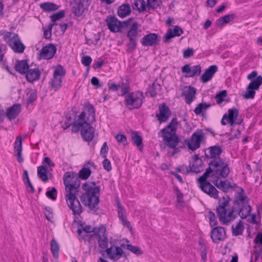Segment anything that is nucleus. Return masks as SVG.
Here are the masks:
<instances>
[{
  "instance_id": "6e6d98bb",
  "label": "nucleus",
  "mask_w": 262,
  "mask_h": 262,
  "mask_svg": "<svg viewBox=\"0 0 262 262\" xmlns=\"http://www.w3.org/2000/svg\"><path fill=\"white\" fill-rule=\"evenodd\" d=\"M137 42V39H129V41L127 45V46L128 47V49H127L128 52H132L136 49Z\"/></svg>"
},
{
  "instance_id": "a19ab883",
  "label": "nucleus",
  "mask_w": 262,
  "mask_h": 262,
  "mask_svg": "<svg viewBox=\"0 0 262 262\" xmlns=\"http://www.w3.org/2000/svg\"><path fill=\"white\" fill-rule=\"evenodd\" d=\"M231 228L233 235L237 236L241 235L244 229V226L243 222L241 220L239 221L235 226L232 225Z\"/></svg>"
},
{
  "instance_id": "c03bdc74",
  "label": "nucleus",
  "mask_w": 262,
  "mask_h": 262,
  "mask_svg": "<svg viewBox=\"0 0 262 262\" xmlns=\"http://www.w3.org/2000/svg\"><path fill=\"white\" fill-rule=\"evenodd\" d=\"M27 96L28 99L26 103L28 106L36 100L37 98V91L35 90H30L27 94Z\"/></svg>"
},
{
  "instance_id": "bf43d9fd",
  "label": "nucleus",
  "mask_w": 262,
  "mask_h": 262,
  "mask_svg": "<svg viewBox=\"0 0 262 262\" xmlns=\"http://www.w3.org/2000/svg\"><path fill=\"white\" fill-rule=\"evenodd\" d=\"M226 91L224 90L218 93L216 96L215 98L216 99L217 103H221L224 100V98L226 96Z\"/></svg>"
},
{
  "instance_id": "72a5a7b5",
  "label": "nucleus",
  "mask_w": 262,
  "mask_h": 262,
  "mask_svg": "<svg viewBox=\"0 0 262 262\" xmlns=\"http://www.w3.org/2000/svg\"><path fill=\"white\" fill-rule=\"evenodd\" d=\"M235 15L234 14H228L221 17L216 20L215 23L216 25L220 28H222L225 24L232 21Z\"/></svg>"
},
{
  "instance_id": "f03ea898",
  "label": "nucleus",
  "mask_w": 262,
  "mask_h": 262,
  "mask_svg": "<svg viewBox=\"0 0 262 262\" xmlns=\"http://www.w3.org/2000/svg\"><path fill=\"white\" fill-rule=\"evenodd\" d=\"M82 188L84 191L80 197L82 204L92 211L98 210L100 187L95 182L88 181L82 184Z\"/></svg>"
},
{
  "instance_id": "f8f14e48",
  "label": "nucleus",
  "mask_w": 262,
  "mask_h": 262,
  "mask_svg": "<svg viewBox=\"0 0 262 262\" xmlns=\"http://www.w3.org/2000/svg\"><path fill=\"white\" fill-rule=\"evenodd\" d=\"M203 138L204 134L202 132H197L192 135L189 140H185L184 142L190 149L194 151L200 147L201 141Z\"/></svg>"
},
{
  "instance_id": "7ed1b4c3",
  "label": "nucleus",
  "mask_w": 262,
  "mask_h": 262,
  "mask_svg": "<svg viewBox=\"0 0 262 262\" xmlns=\"http://www.w3.org/2000/svg\"><path fill=\"white\" fill-rule=\"evenodd\" d=\"M178 125L177 118H174L165 127V145L169 148L167 150V154L169 156H173L180 151L178 146L181 140L176 133Z\"/></svg>"
},
{
  "instance_id": "473e14b6",
  "label": "nucleus",
  "mask_w": 262,
  "mask_h": 262,
  "mask_svg": "<svg viewBox=\"0 0 262 262\" xmlns=\"http://www.w3.org/2000/svg\"><path fill=\"white\" fill-rule=\"evenodd\" d=\"M131 9L128 4H123L118 7L117 14L121 18H124L130 14Z\"/></svg>"
},
{
  "instance_id": "f257e3e1",
  "label": "nucleus",
  "mask_w": 262,
  "mask_h": 262,
  "mask_svg": "<svg viewBox=\"0 0 262 262\" xmlns=\"http://www.w3.org/2000/svg\"><path fill=\"white\" fill-rule=\"evenodd\" d=\"M88 165L92 166L94 165L93 162L89 161L78 173L73 171H67L63 174V182L65 186L66 202L74 215H79L82 212V206L76 194L79 191L80 180H86L91 174L90 169L85 167Z\"/></svg>"
},
{
  "instance_id": "cd10ccee",
  "label": "nucleus",
  "mask_w": 262,
  "mask_h": 262,
  "mask_svg": "<svg viewBox=\"0 0 262 262\" xmlns=\"http://www.w3.org/2000/svg\"><path fill=\"white\" fill-rule=\"evenodd\" d=\"M183 33V31L178 26H174L173 29L169 28L166 35L165 36V42L168 41L170 39L176 36H180Z\"/></svg>"
},
{
  "instance_id": "680f3d73",
  "label": "nucleus",
  "mask_w": 262,
  "mask_h": 262,
  "mask_svg": "<svg viewBox=\"0 0 262 262\" xmlns=\"http://www.w3.org/2000/svg\"><path fill=\"white\" fill-rule=\"evenodd\" d=\"M54 24H49L48 26V29L44 31L43 36L45 38L49 39L51 38V35H52V33H51L52 29V27L54 26Z\"/></svg>"
},
{
  "instance_id": "4be33fe9",
  "label": "nucleus",
  "mask_w": 262,
  "mask_h": 262,
  "mask_svg": "<svg viewBox=\"0 0 262 262\" xmlns=\"http://www.w3.org/2000/svg\"><path fill=\"white\" fill-rule=\"evenodd\" d=\"M20 112V104L19 103L14 104L6 110V116L8 120H14L17 118Z\"/></svg>"
},
{
  "instance_id": "ddd939ff",
  "label": "nucleus",
  "mask_w": 262,
  "mask_h": 262,
  "mask_svg": "<svg viewBox=\"0 0 262 262\" xmlns=\"http://www.w3.org/2000/svg\"><path fill=\"white\" fill-rule=\"evenodd\" d=\"M83 2L82 0H73L71 2L72 7V12L77 17H80L83 16L84 13L88 7H84Z\"/></svg>"
},
{
  "instance_id": "603ef678",
  "label": "nucleus",
  "mask_w": 262,
  "mask_h": 262,
  "mask_svg": "<svg viewBox=\"0 0 262 262\" xmlns=\"http://www.w3.org/2000/svg\"><path fill=\"white\" fill-rule=\"evenodd\" d=\"M159 113L156 114V117L157 118L161 124L164 122V102L160 104L159 106Z\"/></svg>"
},
{
  "instance_id": "774afa93",
  "label": "nucleus",
  "mask_w": 262,
  "mask_h": 262,
  "mask_svg": "<svg viewBox=\"0 0 262 262\" xmlns=\"http://www.w3.org/2000/svg\"><path fill=\"white\" fill-rule=\"evenodd\" d=\"M254 242L256 244H259L262 248V233H258L257 234Z\"/></svg>"
},
{
  "instance_id": "1a4fd4ad",
  "label": "nucleus",
  "mask_w": 262,
  "mask_h": 262,
  "mask_svg": "<svg viewBox=\"0 0 262 262\" xmlns=\"http://www.w3.org/2000/svg\"><path fill=\"white\" fill-rule=\"evenodd\" d=\"M5 41L11 47L15 53H23L25 46L19 39L18 34L4 30L1 31Z\"/></svg>"
},
{
  "instance_id": "f3484780",
  "label": "nucleus",
  "mask_w": 262,
  "mask_h": 262,
  "mask_svg": "<svg viewBox=\"0 0 262 262\" xmlns=\"http://www.w3.org/2000/svg\"><path fill=\"white\" fill-rule=\"evenodd\" d=\"M199 184L200 188L204 192L214 199L218 197V191L210 182L200 183Z\"/></svg>"
},
{
  "instance_id": "3c124183",
  "label": "nucleus",
  "mask_w": 262,
  "mask_h": 262,
  "mask_svg": "<svg viewBox=\"0 0 262 262\" xmlns=\"http://www.w3.org/2000/svg\"><path fill=\"white\" fill-rule=\"evenodd\" d=\"M66 74V70L61 65H58L56 69L54 70L53 77H63Z\"/></svg>"
},
{
  "instance_id": "8fccbe9b",
  "label": "nucleus",
  "mask_w": 262,
  "mask_h": 262,
  "mask_svg": "<svg viewBox=\"0 0 262 262\" xmlns=\"http://www.w3.org/2000/svg\"><path fill=\"white\" fill-rule=\"evenodd\" d=\"M65 16L64 10H60L59 12L54 13L50 16L52 22L55 23L57 20L62 18Z\"/></svg>"
},
{
  "instance_id": "338daca9",
  "label": "nucleus",
  "mask_w": 262,
  "mask_h": 262,
  "mask_svg": "<svg viewBox=\"0 0 262 262\" xmlns=\"http://www.w3.org/2000/svg\"><path fill=\"white\" fill-rule=\"evenodd\" d=\"M91 84L97 88H100L103 86V83L99 82V80L96 77H93L91 79Z\"/></svg>"
},
{
  "instance_id": "37998d69",
  "label": "nucleus",
  "mask_w": 262,
  "mask_h": 262,
  "mask_svg": "<svg viewBox=\"0 0 262 262\" xmlns=\"http://www.w3.org/2000/svg\"><path fill=\"white\" fill-rule=\"evenodd\" d=\"M59 245L55 238L51 241V251L54 257L57 258L59 256Z\"/></svg>"
},
{
  "instance_id": "a211bd4d",
  "label": "nucleus",
  "mask_w": 262,
  "mask_h": 262,
  "mask_svg": "<svg viewBox=\"0 0 262 262\" xmlns=\"http://www.w3.org/2000/svg\"><path fill=\"white\" fill-rule=\"evenodd\" d=\"M182 73H186L187 77H193L199 75L201 73V67L200 65H195L191 67L189 64H185L182 69Z\"/></svg>"
},
{
  "instance_id": "f704fd0d",
  "label": "nucleus",
  "mask_w": 262,
  "mask_h": 262,
  "mask_svg": "<svg viewBox=\"0 0 262 262\" xmlns=\"http://www.w3.org/2000/svg\"><path fill=\"white\" fill-rule=\"evenodd\" d=\"M132 140L133 143L136 145L140 151H142L143 148L142 137L138 135V132H133L132 134Z\"/></svg>"
},
{
  "instance_id": "5fc2aeb1",
  "label": "nucleus",
  "mask_w": 262,
  "mask_h": 262,
  "mask_svg": "<svg viewBox=\"0 0 262 262\" xmlns=\"http://www.w3.org/2000/svg\"><path fill=\"white\" fill-rule=\"evenodd\" d=\"M45 210L44 214L46 219L52 222V220L53 219V213L52 209L49 207H46L45 208Z\"/></svg>"
},
{
  "instance_id": "e2e57ef3",
  "label": "nucleus",
  "mask_w": 262,
  "mask_h": 262,
  "mask_svg": "<svg viewBox=\"0 0 262 262\" xmlns=\"http://www.w3.org/2000/svg\"><path fill=\"white\" fill-rule=\"evenodd\" d=\"M108 150V148L107 147V143L106 142H104L100 150V154L103 158H106Z\"/></svg>"
},
{
  "instance_id": "c9c22d12",
  "label": "nucleus",
  "mask_w": 262,
  "mask_h": 262,
  "mask_svg": "<svg viewBox=\"0 0 262 262\" xmlns=\"http://www.w3.org/2000/svg\"><path fill=\"white\" fill-rule=\"evenodd\" d=\"M227 118L228 123L230 126H232L235 122L238 115V110L237 108H233L229 109L228 111Z\"/></svg>"
},
{
  "instance_id": "393cba45",
  "label": "nucleus",
  "mask_w": 262,
  "mask_h": 262,
  "mask_svg": "<svg viewBox=\"0 0 262 262\" xmlns=\"http://www.w3.org/2000/svg\"><path fill=\"white\" fill-rule=\"evenodd\" d=\"M222 152V148L219 145H214L209 147L205 151V156L207 158L217 159V157Z\"/></svg>"
},
{
  "instance_id": "0eeeda50",
  "label": "nucleus",
  "mask_w": 262,
  "mask_h": 262,
  "mask_svg": "<svg viewBox=\"0 0 262 262\" xmlns=\"http://www.w3.org/2000/svg\"><path fill=\"white\" fill-rule=\"evenodd\" d=\"M242 192L238 193L234 201V204L238 207L237 215L242 219H246L251 213V207L249 204V199L244 193V190L241 189Z\"/></svg>"
},
{
  "instance_id": "c756f323",
  "label": "nucleus",
  "mask_w": 262,
  "mask_h": 262,
  "mask_svg": "<svg viewBox=\"0 0 262 262\" xmlns=\"http://www.w3.org/2000/svg\"><path fill=\"white\" fill-rule=\"evenodd\" d=\"M196 89L192 86L186 87L183 91L182 95L185 97L186 102L190 104L195 98Z\"/></svg>"
},
{
  "instance_id": "bb28decb",
  "label": "nucleus",
  "mask_w": 262,
  "mask_h": 262,
  "mask_svg": "<svg viewBox=\"0 0 262 262\" xmlns=\"http://www.w3.org/2000/svg\"><path fill=\"white\" fill-rule=\"evenodd\" d=\"M183 33V31L178 26H174L173 29L169 28L166 35L165 36V42L168 41L170 39L176 36H180Z\"/></svg>"
},
{
  "instance_id": "423d86ee",
  "label": "nucleus",
  "mask_w": 262,
  "mask_h": 262,
  "mask_svg": "<svg viewBox=\"0 0 262 262\" xmlns=\"http://www.w3.org/2000/svg\"><path fill=\"white\" fill-rule=\"evenodd\" d=\"M127 244L122 243L120 247L111 246L105 250L108 256L113 259H118L123 256V251L122 248L127 249L136 255H141L142 254V250L136 246H133L129 244V241L126 239Z\"/></svg>"
},
{
  "instance_id": "79ce46f5",
  "label": "nucleus",
  "mask_w": 262,
  "mask_h": 262,
  "mask_svg": "<svg viewBox=\"0 0 262 262\" xmlns=\"http://www.w3.org/2000/svg\"><path fill=\"white\" fill-rule=\"evenodd\" d=\"M210 103L202 102L198 104L194 110V113L198 115L201 114L203 112L205 111L211 106Z\"/></svg>"
},
{
  "instance_id": "052dcab7",
  "label": "nucleus",
  "mask_w": 262,
  "mask_h": 262,
  "mask_svg": "<svg viewBox=\"0 0 262 262\" xmlns=\"http://www.w3.org/2000/svg\"><path fill=\"white\" fill-rule=\"evenodd\" d=\"M201 256L202 259L205 261L207 257L208 249L205 245H201Z\"/></svg>"
},
{
  "instance_id": "4d7b16f0",
  "label": "nucleus",
  "mask_w": 262,
  "mask_h": 262,
  "mask_svg": "<svg viewBox=\"0 0 262 262\" xmlns=\"http://www.w3.org/2000/svg\"><path fill=\"white\" fill-rule=\"evenodd\" d=\"M208 217L211 226H215L217 224L216 217L213 212L209 211L208 213Z\"/></svg>"
},
{
  "instance_id": "13d9d810",
  "label": "nucleus",
  "mask_w": 262,
  "mask_h": 262,
  "mask_svg": "<svg viewBox=\"0 0 262 262\" xmlns=\"http://www.w3.org/2000/svg\"><path fill=\"white\" fill-rule=\"evenodd\" d=\"M115 137L118 142L122 143L124 146L128 144L127 138L124 135L117 134Z\"/></svg>"
},
{
  "instance_id": "5701e85b",
  "label": "nucleus",
  "mask_w": 262,
  "mask_h": 262,
  "mask_svg": "<svg viewBox=\"0 0 262 262\" xmlns=\"http://www.w3.org/2000/svg\"><path fill=\"white\" fill-rule=\"evenodd\" d=\"M217 67L216 65L210 66L201 75L200 80L204 83L210 81L215 73L217 71Z\"/></svg>"
},
{
  "instance_id": "09e8293b",
  "label": "nucleus",
  "mask_w": 262,
  "mask_h": 262,
  "mask_svg": "<svg viewBox=\"0 0 262 262\" xmlns=\"http://www.w3.org/2000/svg\"><path fill=\"white\" fill-rule=\"evenodd\" d=\"M203 169V165L201 160H195L191 167V170L196 173L201 172Z\"/></svg>"
},
{
  "instance_id": "c85d7f7f",
  "label": "nucleus",
  "mask_w": 262,
  "mask_h": 262,
  "mask_svg": "<svg viewBox=\"0 0 262 262\" xmlns=\"http://www.w3.org/2000/svg\"><path fill=\"white\" fill-rule=\"evenodd\" d=\"M26 74V78L28 81L33 83L35 81L38 80L40 76V72L37 68L29 69Z\"/></svg>"
},
{
  "instance_id": "7c9ffc66",
  "label": "nucleus",
  "mask_w": 262,
  "mask_h": 262,
  "mask_svg": "<svg viewBox=\"0 0 262 262\" xmlns=\"http://www.w3.org/2000/svg\"><path fill=\"white\" fill-rule=\"evenodd\" d=\"M161 89V85L155 81L151 85L148 86L145 94L147 96H150L154 97L157 95L160 94Z\"/></svg>"
},
{
  "instance_id": "412c9836",
  "label": "nucleus",
  "mask_w": 262,
  "mask_h": 262,
  "mask_svg": "<svg viewBox=\"0 0 262 262\" xmlns=\"http://www.w3.org/2000/svg\"><path fill=\"white\" fill-rule=\"evenodd\" d=\"M57 49L55 46L50 44L44 47L40 52L41 57L45 59H51L56 53Z\"/></svg>"
},
{
  "instance_id": "69168bd1",
  "label": "nucleus",
  "mask_w": 262,
  "mask_h": 262,
  "mask_svg": "<svg viewBox=\"0 0 262 262\" xmlns=\"http://www.w3.org/2000/svg\"><path fill=\"white\" fill-rule=\"evenodd\" d=\"M102 164L103 168L105 170L107 171H110L112 169V166L111 162L109 160L106 159V158H104V160L102 162Z\"/></svg>"
},
{
  "instance_id": "b1692460",
  "label": "nucleus",
  "mask_w": 262,
  "mask_h": 262,
  "mask_svg": "<svg viewBox=\"0 0 262 262\" xmlns=\"http://www.w3.org/2000/svg\"><path fill=\"white\" fill-rule=\"evenodd\" d=\"M159 39L158 36L155 33H149L145 35L141 40V43L143 46H152L158 43Z\"/></svg>"
},
{
  "instance_id": "aec40b11",
  "label": "nucleus",
  "mask_w": 262,
  "mask_h": 262,
  "mask_svg": "<svg viewBox=\"0 0 262 262\" xmlns=\"http://www.w3.org/2000/svg\"><path fill=\"white\" fill-rule=\"evenodd\" d=\"M107 26L110 31L112 32L115 33L121 31V21L119 20L114 15L110 16L107 20Z\"/></svg>"
},
{
  "instance_id": "2eb2a0df",
  "label": "nucleus",
  "mask_w": 262,
  "mask_h": 262,
  "mask_svg": "<svg viewBox=\"0 0 262 262\" xmlns=\"http://www.w3.org/2000/svg\"><path fill=\"white\" fill-rule=\"evenodd\" d=\"M116 203L118 207V216L119 220L124 226H126L129 230H132V227L129 222L127 220L126 211L124 207L121 204L119 200H117Z\"/></svg>"
},
{
  "instance_id": "49530a36",
  "label": "nucleus",
  "mask_w": 262,
  "mask_h": 262,
  "mask_svg": "<svg viewBox=\"0 0 262 262\" xmlns=\"http://www.w3.org/2000/svg\"><path fill=\"white\" fill-rule=\"evenodd\" d=\"M62 81V79L61 77H53V79L51 82V86L56 91L61 87Z\"/></svg>"
},
{
  "instance_id": "6e6552de",
  "label": "nucleus",
  "mask_w": 262,
  "mask_h": 262,
  "mask_svg": "<svg viewBox=\"0 0 262 262\" xmlns=\"http://www.w3.org/2000/svg\"><path fill=\"white\" fill-rule=\"evenodd\" d=\"M247 79L251 81L247 86L246 91L243 96L247 99H253L255 95V91L258 90L262 84V76H257V72L254 71L248 75Z\"/></svg>"
},
{
  "instance_id": "20e7f679",
  "label": "nucleus",
  "mask_w": 262,
  "mask_h": 262,
  "mask_svg": "<svg viewBox=\"0 0 262 262\" xmlns=\"http://www.w3.org/2000/svg\"><path fill=\"white\" fill-rule=\"evenodd\" d=\"M86 119V113L82 112L78 116L77 120L74 121V123L71 128L72 133H77L80 131L82 139L86 142H90L95 137V128L88 122Z\"/></svg>"
},
{
  "instance_id": "de8ad7c7",
  "label": "nucleus",
  "mask_w": 262,
  "mask_h": 262,
  "mask_svg": "<svg viewBox=\"0 0 262 262\" xmlns=\"http://www.w3.org/2000/svg\"><path fill=\"white\" fill-rule=\"evenodd\" d=\"M85 113L86 112L89 116H91L93 118V120L95 121V110L94 106L90 103H86L84 105Z\"/></svg>"
},
{
  "instance_id": "9b49d317",
  "label": "nucleus",
  "mask_w": 262,
  "mask_h": 262,
  "mask_svg": "<svg viewBox=\"0 0 262 262\" xmlns=\"http://www.w3.org/2000/svg\"><path fill=\"white\" fill-rule=\"evenodd\" d=\"M144 98L143 93L140 91L130 92L125 97L124 104L129 110L138 109L142 106Z\"/></svg>"
},
{
  "instance_id": "2f4dec72",
  "label": "nucleus",
  "mask_w": 262,
  "mask_h": 262,
  "mask_svg": "<svg viewBox=\"0 0 262 262\" xmlns=\"http://www.w3.org/2000/svg\"><path fill=\"white\" fill-rule=\"evenodd\" d=\"M29 68L28 61L26 60H18L15 65V70L21 75L25 74Z\"/></svg>"
},
{
  "instance_id": "ea45409f",
  "label": "nucleus",
  "mask_w": 262,
  "mask_h": 262,
  "mask_svg": "<svg viewBox=\"0 0 262 262\" xmlns=\"http://www.w3.org/2000/svg\"><path fill=\"white\" fill-rule=\"evenodd\" d=\"M209 167L206 169V171L198 179V183L208 182L207 181V179L209 177L210 174H211V177H214L213 176V169L211 167L210 162L209 163Z\"/></svg>"
},
{
  "instance_id": "a18cd8bd",
  "label": "nucleus",
  "mask_w": 262,
  "mask_h": 262,
  "mask_svg": "<svg viewBox=\"0 0 262 262\" xmlns=\"http://www.w3.org/2000/svg\"><path fill=\"white\" fill-rule=\"evenodd\" d=\"M119 89H120V96H124L125 98L128 94H130V93L129 92L130 85L128 83H124L123 81H122Z\"/></svg>"
},
{
  "instance_id": "e433bc0d",
  "label": "nucleus",
  "mask_w": 262,
  "mask_h": 262,
  "mask_svg": "<svg viewBox=\"0 0 262 262\" xmlns=\"http://www.w3.org/2000/svg\"><path fill=\"white\" fill-rule=\"evenodd\" d=\"M48 168L45 165H41L37 167L38 176L44 182L48 180Z\"/></svg>"
},
{
  "instance_id": "4c0bfd02",
  "label": "nucleus",
  "mask_w": 262,
  "mask_h": 262,
  "mask_svg": "<svg viewBox=\"0 0 262 262\" xmlns=\"http://www.w3.org/2000/svg\"><path fill=\"white\" fill-rule=\"evenodd\" d=\"M139 26V24L137 22H135L132 25L130 30L128 31L127 33V36L129 38V39H138V28Z\"/></svg>"
},
{
  "instance_id": "58836bf2",
  "label": "nucleus",
  "mask_w": 262,
  "mask_h": 262,
  "mask_svg": "<svg viewBox=\"0 0 262 262\" xmlns=\"http://www.w3.org/2000/svg\"><path fill=\"white\" fill-rule=\"evenodd\" d=\"M40 7L44 11H54L59 9V6L56 4L52 2H46L40 4Z\"/></svg>"
},
{
  "instance_id": "9d476101",
  "label": "nucleus",
  "mask_w": 262,
  "mask_h": 262,
  "mask_svg": "<svg viewBox=\"0 0 262 262\" xmlns=\"http://www.w3.org/2000/svg\"><path fill=\"white\" fill-rule=\"evenodd\" d=\"M213 169V176L216 179L226 178L229 175L230 170L228 164L223 159H212L210 162Z\"/></svg>"
},
{
  "instance_id": "864d4df0",
  "label": "nucleus",
  "mask_w": 262,
  "mask_h": 262,
  "mask_svg": "<svg viewBox=\"0 0 262 262\" xmlns=\"http://www.w3.org/2000/svg\"><path fill=\"white\" fill-rule=\"evenodd\" d=\"M57 189L55 187H52L51 190L46 192V194L49 199L55 201L56 200L57 196Z\"/></svg>"
},
{
  "instance_id": "39448f33",
  "label": "nucleus",
  "mask_w": 262,
  "mask_h": 262,
  "mask_svg": "<svg viewBox=\"0 0 262 262\" xmlns=\"http://www.w3.org/2000/svg\"><path fill=\"white\" fill-rule=\"evenodd\" d=\"M223 198L224 201L220 203L219 206L216 208V211L220 222L223 225H227L237 217V211L233 206L227 208L229 198L228 196L226 198Z\"/></svg>"
},
{
  "instance_id": "0e129e2a",
  "label": "nucleus",
  "mask_w": 262,
  "mask_h": 262,
  "mask_svg": "<svg viewBox=\"0 0 262 262\" xmlns=\"http://www.w3.org/2000/svg\"><path fill=\"white\" fill-rule=\"evenodd\" d=\"M92 61V59L89 56H84L82 57L81 62L84 66L86 67H89Z\"/></svg>"
},
{
  "instance_id": "a878e982",
  "label": "nucleus",
  "mask_w": 262,
  "mask_h": 262,
  "mask_svg": "<svg viewBox=\"0 0 262 262\" xmlns=\"http://www.w3.org/2000/svg\"><path fill=\"white\" fill-rule=\"evenodd\" d=\"M22 151V140L20 136L16 137L14 145V155L16 157L18 162L20 163L24 161V159L21 156Z\"/></svg>"
},
{
  "instance_id": "4468645a",
  "label": "nucleus",
  "mask_w": 262,
  "mask_h": 262,
  "mask_svg": "<svg viewBox=\"0 0 262 262\" xmlns=\"http://www.w3.org/2000/svg\"><path fill=\"white\" fill-rule=\"evenodd\" d=\"M95 235L99 237L98 245L102 249H108V238L106 233V229L104 227H99L95 232Z\"/></svg>"
},
{
  "instance_id": "dca6fc26",
  "label": "nucleus",
  "mask_w": 262,
  "mask_h": 262,
  "mask_svg": "<svg viewBox=\"0 0 262 262\" xmlns=\"http://www.w3.org/2000/svg\"><path fill=\"white\" fill-rule=\"evenodd\" d=\"M210 236L214 243H218L220 241L224 240L226 237V232L223 227H214L211 231Z\"/></svg>"
},
{
  "instance_id": "6ab92c4d",
  "label": "nucleus",
  "mask_w": 262,
  "mask_h": 262,
  "mask_svg": "<svg viewBox=\"0 0 262 262\" xmlns=\"http://www.w3.org/2000/svg\"><path fill=\"white\" fill-rule=\"evenodd\" d=\"M212 183L219 189H221L225 192H228L230 190L236 186L235 183L231 184L227 180L222 181L220 179H216L212 181Z\"/></svg>"
}]
</instances>
